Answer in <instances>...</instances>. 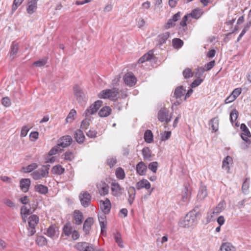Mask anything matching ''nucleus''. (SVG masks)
Returning <instances> with one entry per match:
<instances>
[{
    "instance_id": "nucleus-16",
    "label": "nucleus",
    "mask_w": 251,
    "mask_h": 251,
    "mask_svg": "<svg viewBox=\"0 0 251 251\" xmlns=\"http://www.w3.org/2000/svg\"><path fill=\"white\" fill-rule=\"evenodd\" d=\"M74 223L77 225L82 224L83 220V215L81 212L79 210H75L73 214Z\"/></svg>"
},
{
    "instance_id": "nucleus-32",
    "label": "nucleus",
    "mask_w": 251,
    "mask_h": 251,
    "mask_svg": "<svg viewBox=\"0 0 251 251\" xmlns=\"http://www.w3.org/2000/svg\"><path fill=\"white\" fill-rule=\"evenodd\" d=\"M57 231L55 229V227L54 226H50L47 229L46 234L51 237H57L56 232Z\"/></svg>"
},
{
    "instance_id": "nucleus-56",
    "label": "nucleus",
    "mask_w": 251,
    "mask_h": 251,
    "mask_svg": "<svg viewBox=\"0 0 251 251\" xmlns=\"http://www.w3.org/2000/svg\"><path fill=\"white\" fill-rule=\"evenodd\" d=\"M47 59L46 58H43L35 61L33 63V65L36 67H42L47 63Z\"/></svg>"
},
{
    "instance_id": "nucleus-23",
    "label": "nucleus",
    "mask_w": 251,
    "mask_h": 251,
    "mask_svg": "<svg viewBox=\"0 0 251 251\" xmlns=\"http://www.w3.org/2000/svg\"><path fill=\"white\" fill-rule=\"evenodd\" d=\"M232 162V158L231 156L227 155L226 156L222 162V168L226 171L227 173L229 172L230 167L229 164Z\"/></svg>"
},
{
    "instance_id": "nucleus-42",
    "label": "nucleus",
    "mask_w": 251,
    "mask_h": 251,
    "mask_svg": "<svg viewBox=\"0 0 251 251\" xmlns=\"http://www.w3.org/2000/svg\"><path fill=\"white\" fill-rule=\"evenodd\" d=\"M38 167V165L35 163H33L26 167L23 168V170L25 173H30L32 171L35 170Z\"/></svg>"
},
{
    "instance_id": "nucleus-11",
    "label": "nucleus",
    "mask_w": 251,
    "mask_h": 251,
    "mask_svg": "<svg viewBox=\"0 0 251 251\" xmlns=\"http://www.w3.org/2000/svg\"><path fill=\"white\" fill-rule=\"evenodd\" d=\"M39 0H28L26 11L27 13L31 15L35 12L37 8V2Z\"/></svg>"
},
{
    "instance_id": "nucleus-9",
    "label": "nucleus",
    "mask_w": 251,
    "mask_h": 251,
    "mask_svg": "<svg viewBox=\"0 0 251 251\" xmlns=\"http://www.w3.org/2000/svg\"><path fill=\"white\" fill-rule=\"evenodd\" d=\"M93 224L94 219L92 217H88L85 220L83 226V231L85 235L89 234L90 231Z\"/></svg>"
},
{
    "instance_id": "nucleus-61",
    "label": "nucleus",
    "mask_w": 251,
    "mask_h": 251,
    "mask_svg": "<svg viewBox=\"0 0 251 251\" xmlns=\"http://www.w3.org/2000/svg\"><path fill=\"white\" fill-rule=\"evenodd\" d=\"M191 16L190 14H188L185 15L182 19L181 20V22H180V25L182 26H185L186 25V22L188 20V18L190 17Z\"/></svg>"
},
{
    "instance_id": "nucleus-64",
    "label": "nucleus",
    "mask_w": 251,
    "mask_h": 251,
    "mask_svg": "<svg viewBox=\"0 0 251 251\" xmlns=\"http://www.w3.org/2000/svg\"><path fill=\"white\" fill-rule=\"evenodd\" d=\"M117 160L116 158H110L107 159V163L108 165L110 167H112L116 163Z\"/></svg>"
},
{
    "instance_id": "nucleus-50",
    "label": "nucleus",
    "mask_w": 251,
    "mask_h": 251,
    "mask_svg": "<svg viewBox=\"0 0 251 251\" xmlns=\"http://www.w3.org/2000/svg\"><path fill=\"white\" fill-rule=\"evenodd\" d=\"M158 164L157 162L154 161L150 163L149 164V169L151 170L153 173H155L157 171Z\"/></svg>"
},
{
    "instance_id": "nucleus-55",
    "label": "nucleus",
    "mask_w": 251,
    "mask_h": 251,
    "mask_svg": "<svg viewBox=\"0 0 251 251\" xmlns=\"http://www.w3.org/2000/svg\"><path fill=\"white\" fill-rule=\"evenodd\" d=\"M24 0H14L12 6V12L15 11L24 1Z\"/></svg>"
},
{
    "instance_id": "nucleus-49",
    "label": "nucleus",
    "mask_w": 251,
    "mask_h": 251,
    "mask_svg": "<svg viewBox=\"0 0 251 251\" xmlns=\"http://www.w3.org/2000/svg\"><path fill=\"white\" fill-rule=\"evenodd\" d=\"M170 36V33L168 32L164 33L159 36V41L161 44L164 43Z\"/></svg>"
},
{
    "instance_id": "nucleus-51",
    "label": "nucleus",
    "mask_w": 251,
    "mask_h": 251,
    "mask_svg": "<svg viewBox=\"0 0 251 251\" xmlns=\"http://www.w3.org/2000/svg\"><path fill=\"white\" fill-rule=\"evenodd\" d=\"M35 211V209H33L32 211H30L29 209H27L26 207L25 206H23L21 208V216H26L30 213H32Z\"/></svg>"
},
{
    "instance_id": "nucleus-31",
    "label": "nucleus",
    "mask_w": 251,
    "mask_h": 251,
    "mask_svg": "<svg viewBox=\"0 0 251 251\" xmlns=\"http://www.w3.org/2000/svg\"><path fill=\"white\" fill-rule=\"evenodd\" d=\"M111 109L109 106H104L102 107L99 111V115L100 117H105L110 115Z\"/></svg>"
},
{
    "instance_id": "nucleus-26",
    "label": "nucleus",
    "mask_w": 251,
    "mask_h": 251,
    "mask_svg": "<svg viewBox=\"0 0 251 251\" xmlns=\"http://www.w3.org/2000/svg\"><path fill=\"white\" fill-rule=\"evenodd\" d=\"M34 189L36 192L42 195H46L48 193V188L42 184H37L35 185Z\"/></svg>"
},
{
    "instance_id": "nucleus-63",
    "label": "nucleus",
    "mask_w": 251,
    "mask_h": 251,
    "mask_svg": "<svg viewBox=\"0 0 251 251\" xmlns=\"http://www.w3.org/2000/svg\"><path fill=\"white\" fill-rule=\"evenodd\" d=\"M1 101L2 104L5 107H8L11 104L10 100L8 97L3 98Z\"/></svg>"
},
{
    "instance_id": "nucleus-35",
    "label": "nucleus",
    "mask_w": 251,
    "mask_h": 251,
    "mask_svg": "<svg viewBox=\"0 0 251 251\" xmlns=\"http://www.w3.org/2000/svg\"><path fill=\"white\" fill-rule=\"evenodd\" d=\"M185 90L184 89L183 86H179L177 87L174 92V97L176 99L180 98L184 95V92Z\"/></svg>"
},
{
    "instance_id": "nucleus-2",
    "label": "nucleus",
    "mask_w": 251,
    "mask_h": 251,
    "mask_svg": "<svg viewBox=\"0 0 251 251\" xmlns=\"http://www.w3.org/2000/svg\"><path fill=\"white\" fill-rule=\"evenodd\" d=\"M119 92L116 88L112 89H105L100 92L98 96L101 99H108L112 100H115L118 98Z\"/></svg>"
},
{
    "instance_id": "nucleus-4",
    "label": "nucleus",
    "mask_w": 251,
    "mask_h": 251,
    "mask_svg": "<svg viewBox=\"0 0 251 251\" xmlns=\"http://www.w3.org/2000/svg\"><path fill=\"white\" fill-rule=\"evenodd\" d=\"M79 199L81 204L84 207H87L90 204L92 197L87 191H82L79 194Z\"/></svg>"
},
{
    "instance_id": "nucleus-33",
    "label": "nucleus",
    "mask_w": 251,
    "mask_h": 251,
    "mask_svg": "<svg viewBox=\"0 0 251 251\" xmlns=\"http://www.w3.org/2000/svg\"><path fill=\"white\" fill-rule=\"evenodd\" d=\"M235 248L229 243H223L220 248V251H235Z\"/></svg>"
},
{
    "instance_id": "nucleus-36",
    "label": "nucleus",
    "mask_w": 251,
    "mask_h": 251,
    "mask_svg": "<svg viewBox=\"0 0 251 251\" xmlns=\"http://www.w3.org/2000/svg\"><path fill=\"white\" fill-rule=\"evenodd\" d=\"M144 139L146 142L151 143L153 141V134L150 130H147L144 133Z\"/></svg>"
},
{
    "instance_id": "nucleus-47",
    "label": "nucleus",
    "mask_w": 251,
    "mask_h": 251,
    "mask_svg": "<svg viewBox=\"0 0 251 251\" xmlns=\"http://www.w3.org/2000/svg\"><path fill=\"white\" fill-rule=\"evenodd\" d=\"M174 47L176 49L180 48L183 44V42L180 39L175 38L173 40Z\"/></svg>"
},
{
    "instance_id": "nucleus-60",
    "label": "nucleus",
    "mask_w": 251,
    "mask_h": 251,
    "mask_svg": "<svg viewBox=\"0 0 251 251\" xmlns=\"http://www.w3.org/2000/svg\"><path fill=\"white\" fill-rule=\"evenodd\" d=\"M59 146L57 145V146L54 147L52 148L49 152V155L50 156H51L54 154H56L58 152Z\"/></svg>"
},
{
    "instance_id": "nucleus-59",
    "label": "nucleus",
    "mask_w": 251,
    "mask_h": 251,
    "mask_svg": "<svg viewBox=\"0 0 251 251\" xmlns=\"http://www.w3.org/2000/svg\"><path fill=\"white\" fill-rule=\"evenodd\" d=\"M97 132L93 129H90L87 133L86 135L90 138H95L96 137Z\"/></svg>"
},
{
    "instance_id": "nucleus-17",
    "label": "nucleus",
    "mask_w": 251,
    "mask_h": 251,
    "mask_svg": "<svg viewBox=\"0 0 251 251\" xmlns=\"http://www.w3.org/2000/svg\"><path fill=\"white\" fill-rule=\"evenodd\" d=\"M100 208L104 214L108 213L111 208V202L108 199L100 201Z\"/></svg>"
},
{
    "instance_id": "nucleus-62",
    "label": "nucleus",
    "mask_w": 251,
    "mask_h": 251,
    "mask_svg": "<svg viewBox=\"0 0 251 251\" xmlns=\"http://www.w3.org/2000/svg\"><path fill=\"white\" fill-rule=\"evenodd\" d=\"M215 64V62L214 60H212L208 63H207L205 65V67L206 68L205 71H209L214 66Z\"/></svg>"
},
{
    "instance_id": "nucleus-28",
    "label": "nucleus",
    "mask_w": 251,
    "mask_h": 251,
    "mask_svg": "<svg viewBox=\"0 0 251 251\" xmlns=\"http://www.w3.org/2000/svg\"><path fill=\"white\" fill-rule=\"evenodd\" d=\"M209 126L211 127V129L214 131L216 132L218 130L219 128V120L218 118H214L210 120L209 123Z\"/></svg>"
},
{
    "instance_id": "nucleus-14",
    "label": "nucleus",
    "mask_w": 251,
    "mask_h": 251,
    "mask_svg": "<svg viewBox=\"0 0 251 251\" xmlns=\"http://www.w3.org/2000/svg\"><path fill=\"white\" fill-rule=\"evenodd\" d=\"M136 187L138 190H140L143 188L146 189V190H149L151 187V185L148 180L146 179H142L136 183Z\"/></svg>"
},
{
    "instance_id": "nucleus-58",
    "label": "nucleus",
    "mask_w": 251,
    "mask_h": 251,
    "mask_svg": "<svg viewBox=\"0 0 251 251\" xmlns=\"http://www.w3.org/2000/svg\"><path fill=\"white\" fill-rule=\"evenodd\" d=\"M171 135V131H165L162 135L161 139L162 141H166L170 138Z\"/></svg>"
},
{
    "instance_id": "nucleus-10",
    "label": "nucleus",
    "mask_w": 251,
    "mask_h": 251,
    "mask_svg": "<svg viewBox=\"0 0 251 251\" xmlns=\"http://www.w3.org/2000/svg\"><path fill=\"white\" fill-rule=\"evenodd\" d=\"M99 193L100 196H105L109 192V186L104 182L101 181L97 185Z\"/></svg>"
},
{
    "instance_id": "nucleus-1",
    "label": "nucleus",
    "mask_w": 251,
    "mask_h": 251,
    "mask_svg": "<svg viewBox=\"0 0 251 251\" xmlns=\"http://www.w3.org/2000/svg\"><path fill=\"white\" fill-rule=\"evenodd\" d=\"M198 208L196 206L192 211L186 214L184 219L180 223V226L188 228L195 226L196 223V217L199 214V212L197 211Z\"/></svg>"
},
{
    "instance_id": "nucleus-30",
    "label": "nucleus",
    "mask_w": 251,
    "mask_h": 251,
    "mask_svg": "<svg viewBox=\"0 0 251 251\" xmlns=\"http://www.w3.org/2000/svg\"><path fill=\"white\" fill-rule=\"evenodd\" d=\"M207 194L206 187L205 186H201L197 195L198 199L200 200H203L207 196Z\"/></svg>"
},
{
    "instance_id": "nucleus-39",
    "label": "nucleus",
    "mask_w": 251,
    "mask_h": 251,
    "mask_svg": "<svg viewBox=\"0 0 251 251\" xmlns=\"http://www.w3.org/2000/svg\"><path fill=\"white\" fill-rule=\"evenodd\" d=\"M88 247V243L85 242H78L75 246V248L78 251H84Z\"/></svg>"
},
{
    "instance_id": "nucleus-18",
    "label": "nucleus",
    "mask_w": 251,
    "mask_h": 251,
    "mask_svg": "<svg viewBox=\"0 0 251 251\" xmlns=\"http://www.w3.org/2000/svg\"><path fill=\"white\" fill-rule=\"evenodd\" d=\"M181 16V13L180 12H177L176 14L173 15L172 18L170 19L167 23L166 28H169L171 27L174 26L175 25V22L177 21Z\"/></svg>"
},
{
    "instance_id": "nucleus-46",
    "label": "nucleus",
    "mask_w": 251,
    "mask_h": 251,
    "mask_svg": "<svg viewBox=\"0 0 251 251\" xmlns=\"http://www.w3.org/2000/svg\"><path fill=\"white\" fill-rule=\"evenodd\" d=\"M238 111L235 109L232 110L231 112H230V119L232 125H234V122H236L238 118Z\"/></svg>"
},
{
    "instance_id": "nucleus-15",
    "label": "nucleus",
    "mask_w": 251,
    "mask_h": 251,
    "mask_svg": "<svg viewBox=\"0 0 251 251\" xmlns=\"http://www.w3.org/2000/svg\"><path fill=\"white\" fill-rule=\"evenodd\" d=\"M74 91L77 101L79 102L83 101L85 95L79 86L77 85H75L74 87Z\"/></svg>"
},
{
    "instance_id": "nucleus-19",
    "label": "nucleus",
    "mask_w": 251,
    "mask_h": 251,
    "mask_svg": "<svg viewBox=\"0 0 251 251\" xmlns=\"http://www.w3.org/2000/svg\"><path fill=\"white\" fill-rule=\"evenodd\" d=\"M30 180L28 178H22L20 181V186L21 189L24 192H26L28 191L30 185Z\"/></svg>"
},
{
    "instance_id": "nucleus-24",
    "label": "nucleus",
    "mask_w": 251,
    "mask_h": 251,
    "mask_svg": "<svg viewBox=\"0 0 251 251\" xmlns=\"http://www.w3.org/2000/svg\"><path fill=\"white\" fill-rule=\"evenodd\" d=\"M127 193L128 194V202L130 205H131L135 197V188L133 186L129 187L127 190Z\"/></svg>"
},
{
    "instance_id": "nucleus-43",
    "label": "nucleus",
    "mask_w": 251,
    "mask_h": 251,
    "mask_svg": "<svg viewBox=\"0 0 251 251\" xmlns=\"http://www.w3.org/2000/svg\"><path fill=\"white\" fill-rule=\"evenodd\" d=\"M116 177L120 179H124L125 177V173L124 169L119 167L116 171Z\"/></svg>"
},
{
    "instance_id": "nucleus-20",
    "label": "nucleus",
    "mask_w": 251,
    "mask_h": 251,
    "mask_svg": "<svg viewBox=\"0 0 251 251\" xmlns=\"http://www.w3.org/2000/svg\"><path fill=\"white\" fill-rule=\"evenodd\" d=\"M98 218L100 226L101 232L102 234H104V233H105L106 229V219L105 214L99 216Z\"/></svg>"
},
{
    "instance_id": "nucleus-54",
    "label": "nucleus",
    "mask_w": 251,
    "mask_h": 251,
    "mask_svg": "<svg viewBox=\"0 0 251 251\" xmlns=\"http://www.w3.org/2000/svg\"><path fill=\"white\" fill-rule=\"evenodd\" d=\"M205 71V68L202 67H200L198 68L195 70L196 76L197 77H201L203 75V74Z\"/></svg>"
},
{
    "instance_id": "nucleus-22",
    "label": "nucleus",
    "mask_w": 251,
    "mask_h": 251,
    "mask_svg": "<svg viewBox=\"0 0 251 251\" xmlns=\"http://www.w3.org/2000/svg\"><path fill=\"white\" fill-rule=\"evenodd\" d=\"M74 137L78 144H82L85 140V136L81 129H77L75 131Z\"/></svg>"
},
{
    "instance_id": "nucleus-44",
    "label": "nucleus",
    "mask_w": 251,
    "mask_h": 251,
    "mask_svg": "<svg viewBox=\"0 0 251 251\" xmlns=\"http://www.w3.org/2000/svg\"><path fill=\"white\" fill-rule=\"evenodd\" d=\"M114 239L118 246L121 248L124 247V244L121 238V234L117 232L114 234Z\"/></svg>"
},
{
    "instance_id": "nucleus-37",
    "label": "nucleus",
    "mask_w": 251,
    "mask_h": 251,
    "mask_svg": "<svg viewBox=\"0 0 251 251\" xmlns=\"http://www.w3.org/2000/svg\"><path fill=\"white\" fill-rule=\"evenodd\" d=\"M51 171L53 174L60 175L64 172L65 169L60 165H58L53 167Z\"/></svg>"
},
{
    "instance_id": "nucleus-53",
    "label": "nucleus",
    "mask_w": 251,
    "mask_h": 251,
    "mask_svg": "<svg viewBox=\"0 0 251 251\" xmlns=\"http://www.w3.org/2000/svg\"><path fill=\"white\" fill-rule=\"evenodd\" d=\"M90 119L88 118L83 120L81 122L80 128L82 130H86L90 125Z\"/></svg>"
},
{
    "instance_id": "nucleus-57",
    "label": "nucleus",
    "mask_w": 251,
    "mask_h": 251,
    "mask_svg": "<svg viewBox=\"0 0 251 251\" xmlns=\"http://www.w3.org/2000/svg\"><path fill=\"white\" fill-rule=\"evenodd\" d=\"M64 159L66 161H71L74 158V154L70 151H67L64 154Z\"/></svg>"
},
{
    "instance_id": "nucleus-25",
    "label": "nucleus",
    "mask_w": 251,
    "mask_h": 251,
    "mask_svg": "<svg viewBox=\"0 0 251 251\" xmlns=\"http://www.w3.org/2000/svg\"><path fill=\"white\" fill-rule=\"evenodd\" d=\"M19 50L18 43L13 42L10 47V58L13 60L15 58V55L17 53Z\"/></svg>"
},
{
    "instance_id": "nucleus-7",
    "label": "nucleus",
    "mask_w": 251,
    "mask_h": 251,
    "mask_svg": "<svg viewBox=\"0 0 251 251\" xmlns=\"http://www.w3.org/2000/svg\"><path fill=\"white\" fill-rule=\"evenodd\" d=\"M124 80L125 84L130 87L135 85L137 79L131 72L127 73L124 77Z\"/></svg>"
},
{
    "instance_id": "nucleus-52",
    "label": "nucleus",
    "mask_w": 251,
    "mask_h": 251,
    "mask_svg": "<svg viewBox=\"0 0 251 251\" xmlns=\"http://www.w3.org/2000/svg\"><path fill=\"white\" fill-rule=\"evenodd\" d=\"M183 75L185 78H189L192 77L193 75V73L191 70L189 68H187L183 71Z\"/></svg>"
},
{
    "instance_id": "nucleus-5",
    "label": "nucleus",
    "mask_w": 251,
    "mask_h": 251,
    "mask_svg": "<svg viewBox=\"0 0 251 251\" xmlns=\"http://www.w3.org/2000/svg\"><path fill=\"white\" fill-rule=\"evenodd\" d=\"M158 119L161 122L168 124L171 121L172 115H169V111L166 108H161L158 113Z\"/></svg>"
},
{
    "instance_id": "nucleus-38",
    "label": "nucleus",
    "mask_w": 251,
    "mask_h": 251,
    "mask_svg": "<svg viewBox=\"0 0 251 251\" xmlns=\"http://www.w3.org/2000/svg\"><path fill=\"white\" fill-rule=\"evenodd\" d=\"M202 14V10L198 8L192 10L190 15L192 18L198 19L201 17Z\"/></svg>"
},
{
    "instance_id": "nucleus-27",
    "label": "nucleus",
    "mask_w": 251,
    "mask_h": 251,
    "mask_svg": "<svg viewBox=\"0 0 251 251\" xmlns=\"http://www.w3.org/2000/svg\"><path fill=\"white\" fill-rule=\"evenodd\" d=\"M73 230V227L70 222L66 223L65 225H64L63 228V232L66 236H70Z\"/></svg>"
},
{
    "instance_id": "nucleus-6",
    "label": "nucleus",
    "mask_w": 251,
    "mask_h": 251,
    "mask_svg": "<svg viewBox=\"0 0 251 251\" xmlns=\"http://www.w3.org/2000/svg\"><path fill=\"white\" fill-rule=\"evenodd\" d=\"M102 103V101L98 100L94 104L90 105L85 112L86 116H88L89 115H92L96 113L101 105Z\"/></svg>"
},
{
    "instance_id": "nucleus-3",
    "label": "nucleus",
    "mask_w": 251,
    "mask_h": 251,
    "mask_svg": "<svg viewBox=\"0 0 251 251\" xmlns=\"http://www.w3.org/2000/svg\"><path fill=\"white\" fill-rule=\"evenodd\" d=\"M50 168V165H43L41 169L35 171L31 174L33 178L35 180H38L47 177Z\"/></svg>"
},
{
    "instance_id": "nucleus-40",
    "label": "nucleus",
    "mask_w": 251,
    "mask_h": 251,
    "mask_svg": "<svg viewBox=\"0 0 251 251\" xmlns=\"http://www.w3.org/2000/svg\"><path fill=\"white\" fill-rule=\"evenodd\" d=\"M142 154L144 160H149L151 157V152L148 147L144 148L142 150Z\"/></svg>"
},
{
    "instance_id": "nucleus-45",
    "label": "nucleus",
    "mask_w": 251,
    "mask_h": 251,
    "mask_svg": "<svg viewBox=\"0 0 251 251\" xmlns=\"http://www.w3.org/2000/svg\"><path fill=\"white\" fill-rule=\"evenodd\" d=\"M76 112L75 109H72L69 113L68 114L66 119V121L67 123H72L74 119V116L76 115Z\"/></svg>"
},
{
    "instance_id": "nucleus-21",
    "label": "nucleus",
    "mask_w": 251,
    "mask_h": 251,
    "mask_svg": "<svg viewBox=\"0 0 251 251\" xmlns=\"http://www.w3.org/2000/svg\"><path fill=\"white\" fill-rule=\"evenodd\" d=\"M219 207H215L212 210L208 212L207 215V222L210 223L211 221L214 220L215 217L220 213V210Z\"/></svg>"
},
{
    "instance_id": "nucleus-12",
    "label": "nucleus",
    "mask_w": 251,
    "mask_h": 251,
    "mask_svg": "<svg viewBox=\"0 0 251 251\" xmlns=\"http://www.w3.org/2000/svg\"><path fill=\"white\" fill-rule=\"evenodd\" d=\"M73 141L71 136L66 135L62 137L58 141V146L62 148H66L71 145Z\"/></svg>"
},
{
    "instance_id": "nucleus-41",
    "label": "nucleus",
    "mask_w": 251,
    "mask_h": 251,
    "mask_svg": "<svg viewBox=\"0 0 251 251\" xmlns=\"http://www.w3.org/2000/svg\"><path fill=\"white\" fill-rule=\"evenodd\" d=\"M36 242L40 246H44L46 245L47 244L46 238L43 236H37L36 239Z\"/></svg>"
},
{
    "instance_id": "nucleus-48",
    "label": "nucleus",
    "mask_w": 251,
    "mask_h": 251,
    "mask_svg": "<svg viewBox=\"0 0 251 251\" xmlns=\"http://www.w3.org/2000/svg\"><path fill=\"white\" fill-rule=\"evenodd\" d=\"M151 57L152 54H150L149 52L147 53L138 60V63H143L145 61L150 60L151 58Z\"/></svg>"
},
{
    "instance_id": "nucleus-8",
    "label": "nucleus",
    "mask_w": 251,
    "mask_h": 251,
    "mask_svg": "<svg viewBox=\"0 0 251 251\" xmlns=\"http://www.w3.org/2000/svg\"><path fill=\"white\" fill-rule=\"evenodd\" d=\"M111 190L114 196L120 197L122 194L124 188H122L118 183L113 182L111 184Z\"/></svg>"
},
{
    "instance_id": "nucleus-29",
    "label": "nucleus",
    "mask_w": 251,
    "mask_h": 251,
    "mask_svg": "<svg viewBox=\"0 0 251 251\" xmlns=\"http://www.w3.org/2000/svg\"><path fill=\"white\" fill-rule=\"evenodd\" d=\"M39 222V217L36 215H32L29 217L28 226L29 227H36Z\"/></svg>"
},
{
    "instance_id": "nucleus-34",
    "label": "nucleus",
    "mask_w": 251,
    "mask_h": 251,
    "mask_svg": "<svg viewBox=\"0 0 251 251\" xmlns=\"http://www.w3.org/2000/svg\"><path fill=\"white\" fill-rule=\"evenodd\" d=\"M241 138L246 142L250 143V138H251V133L249 129L242 131L241 134Z\"/></svg>"
},
{
    "instance_id": "nucleus-13",
    "label": "nucleus",
    "mask_w": 251,
    "mask_h": 251,
    "mask_svg": "<svg viewBox=\"0 0 251 251\" xmlns=\"http://www.w3.org/2000/svg\"><path fill=\"white\" fill-rule=\"evenodd\" d=\"M136 171L139 176H144L147 171V166L144 162L140 161L136 165Z\"/></svg>"
}]
</instances>
